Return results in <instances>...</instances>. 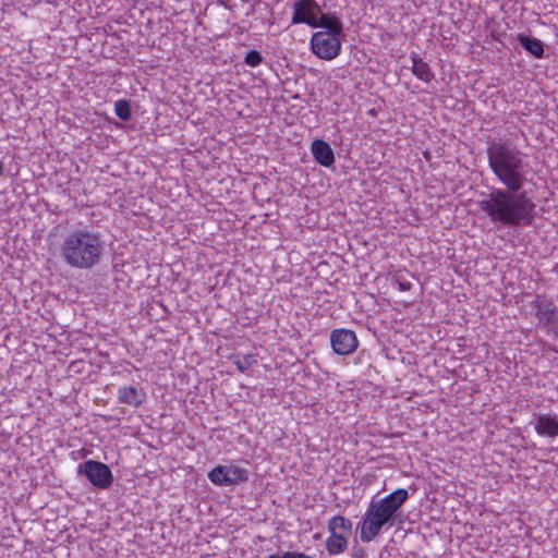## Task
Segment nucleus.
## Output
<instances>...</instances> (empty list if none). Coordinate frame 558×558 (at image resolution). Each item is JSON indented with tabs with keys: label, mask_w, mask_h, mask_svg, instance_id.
<instances>
[{
	"label": "nucleus",
	"mask_w": 558,
	"mask_h": 558,
	"mask_svg": "<svg viewBox=\"0 0 558 558\" xmlns=\"http://www.w3.org/2000/svg\"><path fill=\"white\" fill-rule=\"evenodd\" d=\"M330 342L332 350L338 355H349L359 347L356 335L351 329L339 328L330 333Z\"/></svg>",
	"instance_id": "6e6552de"
},
{
	"label": "nucleus",
	"mask_w": 558,
	"mask_h": 558,
	"mask_svg": "<svg viewBox=\"0 0 558 558\" xmlns=\"http://www.w3.org/2000/svg\"><path fill=\"white\" fill-rule=\"evenodd\" d=\"M244 62L250 66H257L263 62L262 54L256 50H251L246 53Z\"/></svg>",
	"instance_id": "aec40b11"
},
{
	"label": "nucleus",
	"mask_w": 558,
	"mask_h": 558,
	"mask_svg": "<svg viewBox=\"0 0 558 558\" xmlns=\"http://www.w3.org/2000/svg\"><path fill=\"white\" fill-rule=\"evenodd\" d=\"M518 40L520 45L529 51L535 58H542L544 54V45L543 43L534 37H529L525 35H519Z\"/></svg>",
	"instance_id": "f3484780"
},
{
	"label": "nucleus",
	"mask_w": 558,
	"mask_h": 558,
	"mask_svg": "<svg viewBox=\"0 0 558 558\" xmlns=\"http://www.w3.org/2000/svg\"><path fill=\"white\" fill-rule=\"evenodd\" d=\"M254 362H255L254 355L248 354V355H245L243 359H238L234 362V364L241 373H244L252 366V364Z\"/></svg>",
	"instance_id": "412c9836"
},
{
	"label": "nucleus",
	"mask_w": 558,
	"mask_h": 558,
	"mask_svg": "<svg viewBox=\"0 0 558 558\" xmlns=\"http://www.w3.org/2000/svg\"><path fill=\"white\" fill-rule=\"evenodd\" d=\"M320 7L314 0H299L293 3L292 24H307L315 26L316 17L320 13Z\"/></svg>",
	"instance_id": "1a4fd4ad"
},
{
	"label": "nucleus",
	"mask_w": 558,
	"mask_h": 558,
	"mask_svg": "<svg viewBox=\"0 0 558 558\" xmlns=\"http://www.w3.org/2000/svg\"><path fill=\"white\" fill-rule=\"evenodd\" d=\"M348 547V539L340 533L330 532V536L326 541V549L330 555L343 553Z\"/></svg>",
	"instance_id": "dca6fc26"
},
{
	"label": "nucleus",
	"mask_w": 558,
	"mask_h": 558,
	"mask_svg": "<svg viewBox=\"0 0 558 558\" xmlns=\"http://www.w3.org/2000/svg\"><path fill=\"white\" fill-rule=\"evenodd\" d=\"M315 160L323 167H330L335 162L333 150L330 145L323 140H315L311 147Z\"/></svg>",
	"instance_id": "9d476101"
},
{
	"label": "nucleus",
	"mask_w": 558,
	"mask_h": 558,
	"mask_svg": "<svg viewBox=\"0 0 558 558\" xmlns=\"http://www.w3.org/2000/svg\"><path fill=\"white\" fill-rule=\"evenodd\" d=\"M411 61L412 72L418 80L429 83L434 78V73L432 72L428 63L420 58L417 53L411 54Z\"/></svg>",
	"instance_id": "2eb2a0df"
},
{
	"label": "nucleus",
	"mask_w": 558,
	"mask_h": 558,
	"mask_svg": "<svg viewBox=\"0 0 558 558\" xmlns=\"http://www.w3.org/2000/svg\"><path fill=\"white\" fill-rule=\"evenodd\" d=\"M315 22L314 27L325 28L327 33L343 34V25L335 14L323 13Z\"/></svg>",
	"instance_id": "4468645a"
},
{
	"label": "nucleus",
	"mask_w": 558,
	"mask_h": 558,
	"mask_svg": "<svg viewBox=\"0 0 558 558\" xmlns=\"http://www.w3.org/2000/svg\"><path fill=\"white\" fill-rule=\"evenodd\" d=\"M328 530L329 532L333 531L335 533H338V530L350 533L352 530V522L342 515H335L328 522Z\"/></svg>",
	"instance_id": "a211bd4d"
},
{
	"label": "nucleus",
	"mask_w": 558,
	"mask_h": 558,
	"mask_svg": "<svg viewBox=\"0 0 558 558\" xmlns=\"http://www.w3.org/2000/svg\"><path fill=\"white\" fill-rule=\"evenodd\" d=\"M301 553L287 551L281 555V558H299Z\"/></svg>",
	"instance_id": "5701e85b"
},
{
	"label": "nucleus",
	"mask_w": 558,
	"mask_h": 558,
	"mask_svg": "<svg viewBox=\"0 0 558 558\" xmlns=\"http://www.w3.org/2000/svg\"><path fill=\"white\" fill-rule=\"evenodd\" d=\"M342 34L327 32H316L311 38V49L313 53L323 60H332L340 54Z\"/></svg>",
	"instance_id": "39448f33"
},
{
	"label": "nucleus",
	"mask_w": 558,
	"mask_h": 558,
	"mask_svg": "<svg viewBox=\"0 0 558 558\" xmlns=\"http://www.w3.org/2000/svg\"><path fill=\"white\" fill-rule=\"evenodd\" d=\"M268 558H281L279 555H270Z\"/></svg>",
	"instance_id": "393cba45"
},
{
	"label": "nucleus",
	"mask_w": 558,
	"mask_h": 558,
	"mask_svg": "<svg viewBox=\"0 0 558 558\" xmlns=\"http://www.w3.org/2000/svg\"><path fill=\"white\" fill-rule=\"evenodd\" d=\"M408 497L407 489L398 488L385 498L371 502L362 523L361 541L368 543L377 537L383 526L392 519Z\"/></svg>",
	"instance_id": "20e7f679"
},
{
	"label": "nucleus",
	"mask_w": 558,
	"mask_h": 558,
	"mask_svg": "<svg viewBox=\"0 0 558 558\" xmlns=\"http://www.w3.org/2000/svg\"><path fill=\"white\" fill-rule=\"evenodd\" d=\"M522 189L523 186L515 189L494 187L478 203V206L494 225L499 223L505 227L530 226L534 219L535 204L527 192L522 191Z\"/></svg>",
	"instance_id": "f257e3e1"
},
{
	"label": "nucleus",
	"mask_w": 558,
	"mask_h": 558,
	"mask_svg": "<svg viewBox=\"0 0 558 558\" xmlns=\"http://www.w3.org/2000/svg\"><path fill=\"white\" fill-rule=\"evenodd\" d=\"M299 558H312V557L301 553Z\"/></svg>",
	"instance_id": "b1692460"
},
{
	"label": "nucleus",
	"mask_w": 558,
	"mask_h": 558,
	"mask_svg": "<svg viewBox=\"0 0 558 558\" xmlns=\"http://www.w3.org/2000/svg\"><path fill=\"white\" fill-rule=\"evenodd\" d=\"M536 317L544 326L556 325L558 322V312L555 304L550 301H539L535 305Z\"/></svg>",
	"instance_id": "f8f14e48"
},
{
	"label": "nucleus",
	"mask_w": 558,
	"mask_h": 558,
	"mask_svg": "<svg viewBox=\"0 0 558 558\" xmlns=\"http://www.w3.org/2000/svg\"><path fill=\"white\" fill-rule=\"evenodd\" d=\"M396 281L401 291H409L412 288V283L405 280L402 276H397Z\"/></svg>",
	"instance_id": "4be33fe9"
},
{
	"label": "nucleus",
	"mask_w": 558,
	"mask_h": 558,
	"mask_svg": "<svg viewBox=\"0 0 558 558\" xmlns=\"http://www.w3.org/2000/svg\"><path fill=\"white\" fill-rule=\"evenodd\" d=\"M208 477L216 485H236L248 480L247 472L234 465H218L208 473Z\"/></svg>",
	"instance_id": "0eeeda50"
},
{
	"label": "nucleus",
	"mask_w": 558,
	"mask_h": 558,
	"mask_svg": "<svg viewBox=\"0 0 558 558\" xmlns=\"http://www.w3.org/2000/svg\"><path fill=\"white\" fill-rule=\"evenodd\" d=\"M114 112L122 121H129L131 119V105L125 99H120L114 104Z\"/></svg>",
	"instance_id": "6ab92c4d"
},
{
	"label": "nucleus",
	"mask_w": 558,
	"mask_h": 558,
	"mask_svg": "<svg viewBox=\"0 0 558 558\" xmlns=\"http://www.w3.org/2000/svg\"><path fill=\"white\" fill-rule=\"evenodd\" d=\"M77 473L85 475L92 485L100 489L109 488L113 482L109 466L99 461L87 460L81 463Z\"/></svg>",
	"instance_id": "423d86ee"
},
{
	"label": "nucleus",
	"mask_w": 558,
	"mask_h": 558,
	"mask_svg": "<svg viewBox=\"0 0 558 558\" xmlns=\"http://www.w3.org/2000/svg\"><path fill=\"white\" fill-rule=\"evenodd\" d=\"M489 169L497 180L509 189L524 186L532 169L526 155L509 140H493L486 149Z\"/></svg>",
	"instance_id": "f03ea898"
},
{
	"label": "nucleus",
	"mask_w": 558,
	"mask_h": 558,
	"mask_svg": "<svg viewBox=\"0 0 558 558\" xmlns=\"http://www.w3.org/2000/svg\"><path fill=\"white\" fill-rule=\"evenodd\" d=\"M145 397V392L134 386L122 387L118 392V399L120 402L135 408L140 407L144 402Z\"/></svg>",
	"instance_id": "ddd939ff"
},
{
	"label": "nucleus",
	"mask_w": 558,
	"mask_h": 558,
	"mask_svg": "<svg viewBox=\"0 0 558 558\" xmlns=\"http://www.w3.org/2000/svg\"><path fill=\"white\" fill-rule=\"evenodd\" d=\"M535 432L541 436L557 437L558 436V416L542 414L536 417Z\"/></svg>",
	"instance_id": "9b49d317"
},
{
	"label": "nucleus",
	"mask_w": 558,
	"mask_h": 558,
	"mask_svg": "<svg viewBox=\"0 0 558 558\" xmlns=\"http://www.w3.org/2000/svg\"><path fill=\"white\" fill-rule=\"evenodd\" d=\"M105 242L99 232L74 230L64 239L61 253L64 262L77 269H92L99 264Z\"/></svg>",
	"instance_id": "7ed1b4c3"
}]
</instances>
